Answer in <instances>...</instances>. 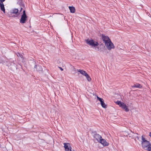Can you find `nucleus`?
I'll use <instances>...</instances> for the list:
<instances>
[{
  "instance_id": "7ed1b4c3",
  "label": "nucleus",
  "mask_w": 151,
  "mask_h": 151,
  "mask_svg": "<svg viewBox=\"0 0 151 151\" xmlns=\"http://www.w3.org/2000/svg\"><path fill=\"white\" fill-rule=\"evenodd\" d=\"M107 49L109 50H111L112 49L114 48V46L111 40L105 44Z\"/></svg>"
},
{
  "instance_id": "393cba45",
  "label": "nucleus",
  "mask_w": 151,
  "mask_h": 151,
  "mask_svg": "<svg viewBox=\"0 0 151 151\" xmlns=\"http://www.w3.org/2000/svg\"><path fill=\"white\" fill-rule=\"evenodd\" d=\"M59 68H60V70H61L62 71L63 70V69L61 67H59Z\"/></svg>"
},
{
  "instance_id": "423d86ee",
  "label": "nucleus",
  "mask_w": 151,
  "mask_h": 151,
  "mask_svg": "<svg viewBox=\"0 0 151 151\" xmlns=\"http://www.w3.org/2000/svg\"><path fill=\"white\" fill-rule=\"evenodd\" d=\"M27 16L22 15L21 18L20 19V22L21 23H24L27 20Z\"/></svg>"
},
{
  "instance_id": "f257e3e1",
  "label": "nucleus",
  "mask_w": 151,
  "mask_h": 151,
  "mask_svg": "<svg viewBox=\"0 0 151 151\" xmlns=\"http://www.w3.org/2000/svg\"><path fill=\"white\" fill-rule=\"evenodd\" d=\"M142 146L143 148L148 151H151V144L149 141L146 140L143 136L142 137Z\"/></svg>"
},
{
  "instance_id": "4468645a",
  "label": "nucleus",
  "mask_w": 151,
  "mask_h": 151,
  "mask_svg": "<svg viewBox=\"0 0 151 151\" xmlns=\"http://www.w3.org/2000/svg\"><path fill=\"white\" fill-rule=\"evenodd\" d=\"M69 9L70 10V12L72 13H74L75 12V9L74 7L73 6H69Z\"/></svg>"
},
{
  "instance_id": "4be33fe9",
  "label": "nucleus",
  "mask_w": 151,
  "mask_h": 151,
  "mask_svg": "<svg viewBox=\"0 0 151 151\" xmlns=\"http://www.w3.org/2000/svg\"><path fill=\"white\" fill-rule=\"evenodd\" d=\"M22 15L23 16H27L25 14V10H24L23 12V14Z\"/></svg>"
},
{
  "instance_id": "f8f14e48",
  "label": "nucleus",
  "mask_w": 151,
  "mask_h": 151,
  "mask_svg": "<svg viewBox=\"0 0 151 151\" xmlns=\"http://www.w3.org/2000/svg\"><path fill=\"white\" fill-rule=\"evenodd\" d=\"M18 9H14L11 10L10 12L12 14H18Z\"/></svg>"
},
{
  "instance_id": "6e6552de",
  "label": "nucleus",
  "mask_w": 151,
  "mask_h": 151,
  "mask_svg": "<svg viewBox=\"0 0 151 151\" xmlns=\"http://www.w3.org/2000/svg\"><path fill=\"white\" fill-rule=\"evenodd\" d=\"M35 68L36 69V70L39 73L41 72L42 71V68L41 66L39 65H36L35 66Z\"/></svg>"
},
{
  "instance_id": "f3484780",
  "label": "nucleus",
  "mask_w": 151,
  "mask_h": 151,
  "mask_svg": "<svg viewBox=\"0 0 151 151\" xmlns=\"http://www.w3.org/2000/svg\"><path fill=\"white\" fill-rule=\"evenodd\" d=\"M122 103H122L120 101H118L116 102V104L119 105L120 106H121L122 105Z\"/></svg>"
},
{
  "instance_id": "2eb2a0df",
  "label": "nucleus",
  "mask_w": 151,
  "mask_h": 151,
  "mask_svg": "<svg viewBox=\"0 0 151 151\" xmlns=\"http://www.w3.org/2000/svg\"><path fill=\"white\" fill-rule=\"evenodd\" d=\"M101 104L102 106V107L104 108H106V106L105 104V103L104 102V101L102 102H101L100 103Z\"/></svg>"
},
{
  "instance_id": "6ab92c4d",
  "label": "nucleus",
  "mask_w": 151,
  "mask_h": 151,
  "mask_svg": "<svg viewBox=\"0 0 151 151\" xmlns=\"http://www.w3.org/2000/svg\"><path fill=\"white\" fill-rule=\"evenodd\" d=\"M97 99L98 100L100 101V103L101 102H102L103 101H104L101 98L98 96H97Z\"/></svg>"
},
{
  "instance_id": "412c9836",
  "label": "nucleus",
  "mask_w": 151,
  "mask_h": 151,
  "mask_svg": "<svg viewBox=\"0 0 151 151\" xmlns=\"http://www.w3.org/2000/svg\"><path fill=\"white\" fill-rule=\"evenodd\" d=\"M64 147L65 148V151H66V142H65L64 143Z\"/></svg>"
},
{
  "instance_id": "39448f33",
  "label": "nucleus",
  "mask_w": 151,
  "mask_h": 151,
  "mask_svg": "<svg viewBox=\"0 0 151 151\" xmlns=\"http://www.w3.org/2000/svg\"><path fill=\"white\" fill-rule=\"evenodd\" d=\"M101 144L104 146H108L109 145V143L107 142L106 140L102 138L100 142H99Z\"/></svg>"
},
{
  "instance_id": "bb28decb",
  "label": "nucleus",
  "mask_w": 151,
  "mask_h": 151,
  "mask_svg": "<svg viewBox=\"0 0 151 151\" xmlns=\"http://www.w3.org/2000/svg\"><path fill=\"white\" fill-rule=\"evenodd\" d=\"M22 8H20V12H21L22 10Z\"/></svg>"
},
{
  "instance_id": "0eeeda50",
  "label": "nucleus",
  "mask_w": 151,
  "mask_h": 151,
  "mask_svg": "<svg viewBox=\"0 0 151 151\" xmlns=\"http://www.w3.org/2000/svg\"><path fill=\"white\" fill-rule=\"evenodd\" d=\"M94 138L98 142H99L102 139L101 136L98 134H96L94 135Z\"/></svg>"
},
{
  "instance_id": "a878e982",
  "label": "nucleus",
  "mask_w": 151,
  "mask_h": 151,
  "mask_svg": "<svg viewBox=\"0 0 151 151\" xmlns=\"http://www.w3.org/2000/svg\"><path fill=\"white\" fill-rule=\"evenodd\" d=\"M149 135L151 137V132L150 133Z\"/></svg>"
},
{
  "instance_id": "b1692460",
  "label": "nucleus",
  "mask_w": 151,
  "mask_h": 151,
  "mask_svg": "<svg viewBox=\"0 0 151 151\" xmlns=\"http://www.w3.org/2000/svg\"><path fill=\"white\" fill-rule=\"evenodd\" d=\"M132 88H136V84H134L133 86H132Z\"/></svg>"
},
{
  "instance_id": "aec40b11",
  "label": "nucleus",
  "mask_w": 151,
  "mask_h": 151,
  "mask_svg": "<svg viewBox=\"0 0 151 151\" xmlns=\"http://www.w3.org/2000/svg\"><path fill=\"white\" fill-rule=\"evenodd\" d=\"M17 55L18 56V57H21V58H22V54H20V53H17Z\"/></svg>"
},
{
  "instance_id": "9d476101",
  "label": "nucleus",
  "mask_w": 151,
  "mask_h": 151,
  "mask_svg": "<svg viewBox=\"0 0 151 151\" xmlns=\"http://www.w3.org/2000/svg\"><path fill=\"white\" fill-rule=\"evenodd\" d=\"M121 106L123 109H124L126 111H129V110L127 108L126 105L124 103H122V105H121Z\"/></svg>"
},
{
  "instance_id": "5701e85b",
  "label": "nucleus",
  "mask_w": 151,
  "mask_h": 151,
  "mask_svg": "<svg viewBox=\"0 0 151 151\" xmlns=\"http://www.w3.org/2000/svg\"><path fill=\"white\" fill-rule=\"evenodd\" d=\"M5 1V0H0V3H3V2Z\"/></svg>"
},
{
  "instance_id": "f03ea898",
  "label": "nucleus",
  "mask_w": 151,
  "mask_h": 151,
  "mask_svg": "<svg viewBox=\"0 0 151 151\" xmlns=\"http://www.w3.org/2000/svg\"><path fill=\"white\" fill-rule=\"evenodd\" d=\"M86 43L89 45L93 47H96L98 45V43L94 41L93 40H89L88 39L85 40Z\"/></svg>"
},
{
  "instance_id": "ddd939ff",
  "label": "nucleus",
  "mask_w": 151,
  "mask_h": 151,
  "mask_svg": "<svg viewBox=\"0 0 151 151\" xmlns=\"http://www.w3.org/2000/svg\"><path fill=\"white\" fill-rule=\"evenodd\" d=\"M77 71L80 72L81 74L85 76L87 74L85 71L82 70H77Z\"/></svg>"
},
{
  "instance_id": "20e7f679",
  "label": "nucleus",
  "mask_w": 151,
  "mask_h": 151,
  "mask_svg": "<svg viewBox=\"0 0 151 151\" xmlns=\"http://www.w3.org/2000/svg\"><path fill=\"white\" fill-rule=\"evenodd\" d=\"M102 39L105 44L111 40L108 37L104 35H102Z\"/></svg>"
},
{
  "instance_id": "dca6fc26",
  "label": "nucleus",
  "mask_w": 151,
  "mask_h": 151,
  "mask_svg": "<svg viewBox=\"0 0 151 151\" xmlns=\"http://www.w3.org/2000/svg\"><path fill=\"white\" fill-rule=\"evenodd\" d=\"M85 76L88 81H91V78L88 74H86Z\"/></svg>"
},
{
  "instance_id": "a211bd4d",
  "label": "nucleus",
  "mask_w": 151,
  "mask_h": 151,
  "mask_svg": "<svg viewBox=\"0 0 151 151\" xmlns=\"http://www.w3.org/2000/svg\"><path fill=\"white\" fill-rule=\"evenodd\" d=\"M142 86L139 84L137 83L136 84V88H141Z\"/></svg>"
},
{
  "instance_id": "9b49d317",
  "label": "nucleus",
  "mask_w": 151,
  "mask_h": 151,
  "mask_svg": "<svg viewBox=\"0 0 151 151\" xmlns=\"http://www.w3.org/2000/svg\"><path fill=\"white\" fill-rule=\"evenodd\" d=\"M0 8L1 11H2L4 13H5V10L3 3H0Z\"/></svg>"
},
{
  "instance_id": "1a4fd4ad",
  "label": "nucleus",
  "mask_w": 151,
  "mask_h": 151,
  "mask_svg": "<svg viewBox=\"0 0 151 151\" xmlns=\"http://www.w3.org/2000/svg\"><path fill=\"white\" fill-rule=\"evenodd\" d=\"M67 151H75L72 149L70 144L69 143H67Z\"/></svg>"
}]
</instances>
